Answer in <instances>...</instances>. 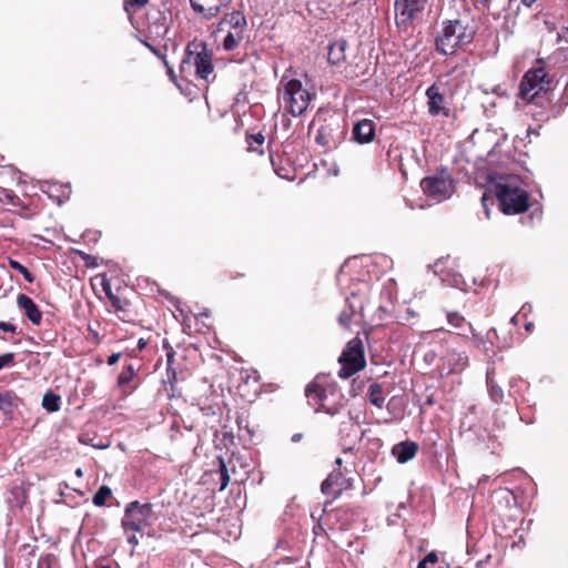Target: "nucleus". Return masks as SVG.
Returning <instances> with one entry per match:
<instances>
[{"mask_svg":"<svg viewBox=\"0 0 568 568\" xmlns=\"http://www.w3.org/2000/svg\"><path fill=\"white\" fill-rule=\"evenodd\" d=\"M347 42L343 39L336 40L328 47L327 60L332 65H341L345 62Z\"/></svg>","mask_w":568,"mask_h":568,"instance_id":"20","label":"nucleus"},{"mask_svg":"<svg viewBox=\"0 0 568 568\" xmlns=\"http://www.w3.org/2000/svg\"><path fill=\"white\" fill-rule=\"evenodd\" d=\"M334 388L326 385V377L317 375L305 388V396L310 404L325 407L328 393L333 394Z\"/></svg>","mask_w":568,"mask_h":568,"instance_id":"12","label":"nucleus"},{"mask_svg":"<svg viewBox=\"0 0 568 568\" xmlns=\"http://www.w3.org/2000/svg\"><path fill=\"white\" fill-rule=\"evenodd\" d=\"M245 142L248 152H256L260 155L264 154L265 136L262 132H255L254 130L246 131Z\"/></svg>","mask_w":568,"mask_h":568,"instance_id":"23","label":"nucleus"},{"mask_svg":"<svg viewBox=\"0 0 568 568\" xmlns=\"http://www.w3.org/2000/svg\"><path fill=\"white\" fill-rule=\"evenodd\" d=\"M88 331L90 332V334L94 338V342L99 343L100 342L99 333L97 331L92 329L91 327H89Z\"/></svg>","mask_w":568,"mask_h":568,"instance_id":"43","label":"nucleus"},{"mask_svg":"<svg viewBox=\"0 0 568 568\" xmlns=\"http://www.w3.org/2000/svg\"><path fill=\"white\" fill-rule=\"evenodd\" d=\"M525 328L527 332H531L534 329V323H531V322L526 323Z\"/></svg>","mask_w":568,"mask_h":568,"instance_id":"47","label":"nucleus"},{"mask_svg":"<svg viewBox=\"0 0 568 568\" xmlns=\"http://www.w3.org/2000/svg\"><path fill=\"white\" fill-rule=\"evenodd\" d=\"M146 346V342L143 338H140L138 342L139 349H143Z\"/></svg>","mask_w":568,"mask_h":568,"instance_id":"46","label":"nucleus"},{"mask_svg":"<svg viewBox=\"0 0 568 568\" xmlns=\"http://www.w3.org/2000/svg\"><path fill=\"white\" fill-rule=\"evenodd\" d=\"M555 78L540 59L528 69L518 87V98L526 104L547 108L552 100Z\"/></svg>","mask_w":568,"mask_h":568,"instance_id":"1","label":"nucleus"},{"mask_svg":"<svg viewBox=\"0 0 568 568\" xmlns=\"http://www.w3.org/2000/svg\"><path fill=\"white\" fill-rule=\"evenodd\" d=\"M171 375H172V379H171V390L173 392V390H174V383H175V381H176V373H175V371H172Z\"/></svg>","mask_w":568,"mask_h":568,"instance_id":"45","label":"nucleus"},{"mask_svg":"<svg viewBox=\"0 0 568 568\" xmlns=\"http://www.w3.org/2000/svg\"><path fill=\"white\" fill-rule=\"evenodd\" d=\"M446 318L450 326L458 329V335L467 336V333H471L475 336L471 324L458 312H447Z\"/></svg>","mask_w":568,"mask_h":568,"instance_id":"21","label":"nucleus"},{"mask_svg":"<svg viewBox=\"0 0 568 568\" xmlns=\"http://www.w3.org/2000/svg\"><path fill=\"white\" fill-rule=\"evenodd\" d=\"M418 448L419 447L417 443L412 440H404L393 447L392 454L395 456L399 464H405L416 456Z\"/></svg>","mask_w":568,"mask_h":568,"instance_id":"19","label":"nucleus"},{"mask_svg":"<svg viewBox=\"0 0 568 568\" xmlns=\"http://www.w3.org/2000/svg\"><path fill=\"white\" fill-rule=\"evenodd\" d=\"M427 0H395V23L398 28L408 29L420 19Z\"/></svg>","mask_w":568,"mask_h":568,"instance_id":"11","label":"nucleus"},{"mask_svg":"<svg viewBox=\"0 0 568 568\" xmlns=\"http://www.w3.org/2000/svg\"><path fill=\"white\" fill-rule=\"evenodd\" d=\"M282 88L278 89V99L283 103L284 109L293 116L303 114L310 105L312 95L303 88L297 79L288 81L281 80Z\"/></svg>","mask_w":568,"mask_h":568,"instance_id":"4","label":"nucleus"},{"mask_svg":"<svg viewBox=\"0 0 568 568\" xmlns=\"http://www.w3.org/2000/svg\"><path fill=\"white\" fill-rule=\"evenodd\" d=\"M14 364V354L6 353L0 355V371L4 367L12 366Z\"/></svg>","mask_w":568,"mask_h":568,"instance_id":"36","label":"nucleus"},{"mask_svg":"<svg viewBox=\"0 0 568 568\" xmlns=\"http://www.w3.org/2000/svg\"><path fill=\"white\" fill-rule=\"evenodd\" d=\"M368 398L374 406L381 408L385 400L383 387L377 383H373L369 386Z\"/></svg>","mask_w":568,"mask_h":568,"instance_id":"29","label":"nucleus"},{"mask_svg":"<svg viewBox=\"0 0 568 568\" xmlns=\"http://www.w3.org/2000/svg\"><path fill=\"white\" fill-rule=\"evenodd\" d=\"M0 203L10 204L13 207L28 210L29 205L23 203L20 197L10 189L0 186Z\"/></svg>","mask_w":568,"mask_h":568,"instance_id":"25","label":"nucleus"},{"mask_svg":"<svg viewBox=\"0 0 568 568\" xmlns=\"http://www.w3.org/2000/svg\"><path fill=\"white\" fill-rule=\"evenodd\" d=\"M213 53L203 41L190 42L182 60L181 70L185 71V65H193L195 74L199 79L209 81L210 77L214 78V65L212 62Z\"/></svg>","mask_w":568,"mask_h":568,"instance_id":"3","label":"nucleus"},{"mask_svg":"<svg viewBox=\"0 0 568 568\" xmlns=\"http://www.w3.org/2000/svg\"><path fill=\"white\" fill-rule=\"evenodd\" d=\"M112 496V490L109 486L102 485L93 496V504L98 507L105 505L106 500Z\"/></svg>","mask_w":568,"mask_h":568,"instance_id":"31","label":"nucleus"},{"mask_svg":"<svg viewBox=\"0 0 568 568\" xmlns=\"http://www.w3.org/2000/svg\"><path fill=\"white\" fill-rule=\"evenodd\" d=\"M173 355H174L173 353H168V362H169V363L171 362V359H172Z\"/></svg>","mask_w":568,"mask_h":568,"instance_id":"54","label":"nucleus"},{"mask_svg":"<svg viewBox=\"0 0 568 568\" xmlns=\"http://www.w3.org/2000/svg\"><path fill=\"white\" fill-rule=\"evenodd\" d=\"M352 454H353V448L352 447H349V448L344 450V455L347 456V457H351Z\"/></svg>","mask_w":568,"mask_h":568,"instance_id":"49","label":"nucleus"},{"mask_svg":"<svg viewBox=\"0 0 568 568\" xmlns=\"http://www.w3.org/2000/svg\"><path fill=\"white\" fill-rule=\"evenodd\" d=\"M246 18L241 11L225 14L217 24V32H225L223 48L226 51L236 49L244 39Z\"/></svg>","mask_w":568,"mask_h":568,"instance_id":"8","label":"nucleus"},{"mask_svg":"<svg viewBox=\"0 0 568 568\" xmlns=\"http://www.w3.org/2000/svg\"><path fill=\"white\" fill-rule=\"evenodd\" d=\"M491 332H493V333H496V329H491V331H489V332H488V334H487V336H488V337H489V335H490V333H491Z\"/></svg>","mask_w":568,"mask_h":568,"instance_id":"58","label":"nucleus"},{"mask_svg":"<svg viewBox=\"0 0 568 568\" xmlns=\"http://www.w3.org/2000/svg\"><path fill=\"white\" fill-rule=\"evenodd\" d=\"M232 0H190L192 9L204 19L216 17Z\"/></svg>","mask_w":568,"mask_h":568,"instance_id":"14","label":"nucleus"},{"mask_svg":"<svg viewBox=\"0 0 568 568\" xmlns=\"http://www.w3.org/2000/svg\"><path fill=\"white\" fill-rule=\"evenodd\" d=\"M337 470H333L327 478L322 483L321 489L324 495L336 498L343 490L352 488V477L346 475L352 473L348 466L355 467L353 460L344 459L342 457L336 458Z\"/></svg>","mask_w":568,"mask_h":568,"instance_id":"10","label":"nucleus"},{"mask_svg":"<svg viewBox=\"0 0 568 568\" xmlns=\"http://www.w3.org/2000/svg\"><path fill=\"white\" fill-rule=\"evenodd\" d=\"M250 378H253V381L258 384V374L256 371H253V372H246V376H245V382H247Z\"/></svg>","mask_w":568,"mask_h":568,"instance_id":"41","label":"nucleus"},{"mask_svg":"<svg viewBox=\"0 0 568 568\" xmlns=\"http://www.w3.org/2000/svg\"><path fill=\"white\" fill-rule=\"evenodd\" d=\"M104 291L110 301L113 313L124 323H135L140 316L142 301L135 294L128 296L125 290L118 288L112 292L104 286Z\"/></svg>","mask_w":568,"mask_h":568,"instance_id":"6","label":"nucleus"},{"mask_svg":"<svg viewBox=\"0 0 568 568\" xmlns=\"http://www.w3.org/2000/svg\"><path fill=\"white\" fill-rule=\"evenodd\" d=\"M428 113L433 116H449V109L446 106V99L439 84L434 83L426 90Z\"/></svg>","mask_w":568,"mask_h":568,"instance_id":"13","label":"nucleus"},{"mask_svg":"<svg viewBox=\"0 0 568 568\" xmlns=\"http://www.w3.org/2000/svg\"><path fill=\"white\" fill-rule=\"evenodd\" d=\"M149 0H124L126 7L132 8H141L143 7Z\"/></svg>","mask_w":568,"mask_h":568,"instance_id":"37","label":"nucleus"},{"mask_svg":"<svg viewBox=\"0 0 568 568\" xmlns=\"http://www.w3.org/2000/svg\"><path fill=\"white\" fill-rule=\"evenodd\" d=\"M42 407L49 413L60 410L61 396L53 393L52 390L47 392L42 397Z\"/></svg>","mask_w":568,"mask_h":568,"instance_id":"27","label":"nucleus"},{"mask_svg":"<svg viewBox=\"0 0 568 568\" xmlns=\"http://www.w3.org/2000/svg\"><path fill=\"white\" fill-rule=\"evenodd\" d=\"M475 34L476 28L471 21L466 19L446 20L436 36V50L443 55H450L457 49L471 43Z\"/></svg>","mask_w":568,"mask_h":568,"instance_id":"2","label":"nucleus"},{"mask_svg":"<svg viewBox=\"0 0 568 568\" xmlns=\"http://www.w3.org/2000/svg\"><path fill=\"white\" fill-rule=\"evenodd\" d=\"M486 379H487L488 394H489V397L491 398V400L494 403H496V404L503 403L504 402V397H505L504 390L495 382V379H494V372L493 371H488L487 372Z\"/></svg>","mask_w":568,"mask_h":568,"instance_id":"24","label":"nucleus"},{"mask_svg":"<svg viewBox=\"0 0 568 568\" xmlns=\"http://www.w3.org/2000/svg\"><path fill=\"white\" fill-rule=\"evenodd\" d=\"M537 0H523L524 3L527 6H530L531 3L536 2Z\"/></svg>","mask_w":568,"mask_h":568,"instance_id":"52","label":"nucleus"},{"mask_svg":"<svg viewBox=\"0 0 568 568\" xmlns=\"http://www.w3.org/2000/svg\"><path fill=\"white\" fill-rule=\"evenodd\" d=\"M220 463V479H221V486L220 490H224L229 483H230V476L227 473V467L222 458L219 459Z\"/></svg>","mask_w":568,"mask_h":568,"instance_id":"33","label":"nucleus"},{"mask_svg":"<svg viewBox=\"0 0 568 568\" xmlns=\"http://www.w3.org/2000/svg\"><path fill=\"white\" fill-rule=\"evenodd\" d=\"M298 437H300V435H295V436H293V440H297V439H298Z\"/></svg>","mask_w":568,"mask_h":568,"instance_id":"57","label":"nucleus"},{"mask_svg":"<svg viewBox=\"0 0 568 568\" xmlns=\"http://www.w3.org/2000/svg\"><path fill=\"white\" fill-rule=\"evenodd\" d=\"M469 363L468 355L466 352H459L457 349L447 351L444 357V365H447V374L458 373L464 371Z\"/></svg>","mask_w":568,"mask_h":568,"instance_id":"18","label":"nucleus"},{"mask_svg":"<svg viewBox=\"0 0 568 568\" xmlns=\"http://www.w3.org/2000/svg\"><path fill=\"white\" fill-rule=\"evenodd\" d=\"M47 568H52V567L50 565H48Z\"/></svg>","mask_w":568,"mask_h":568,"instance_id":"60","label":"nucleus"},{"mask_svg":"<svg viewBox=\"0 0 568 568\" xmlns=\"http://www.w3.org/2000/svg\"><path fill=\"white\" fill-rule=\"evenodd\" d=\"M427 562L423 559L418 562L417 568H427Z\"/></svg>","mask_w":568,"mask_h":568,"instance_id":"48","label":"nucleus"},{"mask_svg":"<svg viewBox=\"0 0 568 568\" xmlns=\"http://www.w3.org/2000/svg\"><path fill=\"white\" fill-rule=\"evenodd\" d=\"M17 304L33 325L41 324L42 313L31 297L26 294H19L17 297Z\"/></svg>","mask_w":568,"mask_h":568,"instance_id":"17","label":"nucleus"},{"mask_svg":"<svg viewBox=\"0 0 568 568\" xmlns=\"http://www.w3.org/2000/svg\"><path fill=\"white\" fill-rule=\"evenodd\" d=\"M270 160L272 163V166L274 169V172L277 176L285 180H292L293 179V170L290 168V165L283 164V159L280 155L274 156L272 153L270 154Z\"/></svg>","mask_w":568,"mask_h":568,"instance_id":"26","label":"nucleus"},{"mask_svg":"<svg viewBox=\"0 0 568 568\" xmlns=\"http://www.w3.org/2000/svg\"><path fill=\"white\" fill-rule=\"evenodd\" d=\"M237 276L244 277V274H237L236 276L235 275H231V278H236Z\"/></svg>","mask_w":568,"mask_h":568,"instance_id":"55","label":"nucleus"},{"mask_svg":"<svg viewBox=\"0 0 568 568\" xmlns=\"http://www.w3.org/2000/svg\"><path fill=\"white\" fill-rule=\"evenodd\" d=\"M366 366L365 349L361 339L357 338V372Z\"/></svg>","mask_w":568,"mask_h":568,"instance_id":"34","label":"nucleus"},{"mask_svg":"<svg viewBox=\"0 0 568 568\" xmlns=\"http://www.w3.org/2000/svg\"><path fill=\"white\" fill-rule=\"evenodd\" d=\"M135 534H136V532H132V535H130V536L128 537V542H129L130 545H132V546H136V545H139V539H138V537H136V535H135Z\"/></svg>","mask_w":568,"mask_h":568,"instance_id":"42","label":"nucleus"},{"mask_svg":"<svg viewBox=\"0 0 568 568\" xmlns=\"http://www.w3.org/2000/svg\"><path fill=\"white\" fill-rule=\"evenodd\" d=\"M332 132V124L328 123L321 125L315 135V142L321 146H329V144L333 142Z\"/></svg>","mask_w":568,"mask_h":568,"instance_id":"28","label":"nucleus"},{"mask_svg":"<svg viewBox=\"0 0 568 568\" xmlns=\"http://www.w3.org/2000/svg\"><path fill=\"white\" fill-rule=\"evenodd\" d=\"M21 405H23V399L16 392H0V412L7 420H12L14 410Z\"/></svg>","mask_w":568,"mask_h":568,"instance_id":"16","label":"nucleus"},{"mask_svg":"<svg viewBox=\"0 0 568 568\" xmlns=\"http://www.w3.org/2000/svg\"><path fill=\"white\" fill-rule=\"evenodd\" d=\"M0 331L16 333L17 326L11 323L0 322Z\"/></svg>","mask_w":568,"mask_h":568,"instance_id":"38","label":"nucleus"},{"mask_svg":"<svg viewBox=\"0 0 568 568\" xmlns=\"http://www.w3.org/2000/svg\"><path fill=\"white\" fill-rule=\"evenodd\" d=\"M81 256L87 262H88L89 258H91V256L89 254H85V253H81Z\"/></svg>","mask_w":568,"mask_h":568,"instance_id":"50","label":"nucleus"},{"mask_svg":"<svg viewBox=\"0 0 568 568\" xmlns=\"http://www.w3.org/2000/svg\"><path fill=\"white\" fill-rule=\"evenodd\" d=\"M9 265L11 268H13V270L18 271L20 274H22L23 278L27 282L32 283L34 281L33 274L31 272H29V270L26 266H23L20 262L10 258Z\"/></svg>","mask_w":568,"mask_h":568,"instance_id":"32","label":"nucleus"},{"mask_svg":"<svg viewBox=\"0 0 568 568\" xmlns=\"http://www.w3.org/2000/svg\"><path fill=\"white\" fill-rule=\"evenodd\" d=\"M354 311L351 308L349 312H343L339 317V324L345 328H351Z\"/></svg>","mask_w":568,"mask_h":568,"instance_id":"35","label":"nucleus"},{"mask_svg":"<svg viewBox=\"0 0 568 568\" xmlns=\"http://www.w3.org/2000/svg\"><path fill=\"white\" fill-rule=\"evenodd\" d=\"M375 138V123L364 119L357 121V143H369Z\"/></svg>","mask_w":568,"mask_h":568,"instance_id":"22","label":"nucleus"},{"mask_svg":"<svg viewBox=\"0 0 568 568\" xmlns=\"http://www.w3.org/2000/svg\"><path fill=\"white\" fill-rule=\"evenodd\" d=\"M136 375V371L132 364H125L118 376V385L120 387L126 386L133 381Z\"/></svg>","mask_w":568,"mask_h":568,"instance_id":"30","label":"nucleus"},{"mask_svg":"<svg viewBox=\"0 0 568 568\" xmlns=\"http://www.w3.org/2000/svg\"><path fill=\"white\" fill-rule=\"evenodd\" d=\"M75 475H77L78 477H82V475H83L82 469H81V468H78V469L75 470Z\"/></svg>","mask_w":568,"mask_h":568,"instance_id":"51","label":"nucleus"},{"mask_svg":"<svg viewBox=\"0 0 568 568\" xmlns=\"http://www.w3.org/2000/svg\"><path fill=\"white\" fill-rule=\"evenodd\" d=\"M338 363L342 365L338 371L341 378H348L355 374V339L348 341L346 348L338 358Z\"/></svg>","mask_w":568,"mask_h":568,"instance_id":"15","label":"nucleus"},{"mask_svg":"<svg viewBox=\"0 0 568 568\" xmlns=\"http://www.w3.org/2000/svg\"><path fill=\"white\" fill-rule=\"evenodd\" d=\"M367 260H368V257H367V256H363V257H361V263L363 264V263H364V261H367Z\"/></svg>","mask_w":568,"mask_h":568,"instance_id":"56","label":"nucleus"},{"mask_svg":"<svg viewBox=\"0 0 568 568\" xmlns=\"http://www.w3.org/2000/svg\"><path fill=\"white\" fill-rule=\"evenodd\" d=\"M420 187L424 194L437 202H442L454 193V179L442 168L436 174L422 179Z\"/></svg>","mask_w":568,"mask_h":568,"instance_id":"9","label":"nucleus"},{"mask_svg":"<svg viewBox=\"0 0 568 568\" xmlns=\"http://www.w3.org/2000/svg\"><path fill=\"white\" fill-rule=\"evenodd\" d=\"M121 357V354L120 353H113L111 354L109 357H108V365L110 366H113L118 363V361L120 359Z\"/></svg>","mask_w":568,"mask_h":568,"instance_id":"40","label":"nucleus"},{"mask_svg":"<svg viewBox=\"0 0 568 568\" xmlns=\"http://www.w3.org/2000/svg\"><path fill=\"white\" fill-rule=\"evenodd\" d=\"M424 560L427 564H436L438 561V556L435 551H430L424 557Z\"/></svg>","mask_w":568,"mask_h":568,"instance_id":"39","label":"nucleus"},{"mask_svg":"<svg viewBox=\"0 0 568 568\" xmlns=\"http://www.w3.org/2000/svg\"><path fill=\"white\" fill-rule=\"evenodd\" d=\"M352 139L355 140V124L352 128Z\"/></svg>","mask_w":568,"mask_h":568,"instance_id":"53","label":"nucleus"},{"mask_svg":"<svg viewBox=\"0 0 568 568\" xmlns=\"http://www.w3.org/2000/svg\"><path fill=\"white\" fill-rule=\"evenodd\" d=\"M100 568H111V567H110V566H102V567H100Z\"/></svg>","mask_w":568,"mask_h":568,"instance_id":"59","label":"nucleus"},{"mask_svg":"<svg viewBox=\"0 0 568 568\" xmlns=\"http://www.w3.org/2000/svg\"><path fill=\"white\" fill-rule=\"evenodd\" d=\"M153 519V505L134 500L125 506L121 525L125 532H141L152 525Z\"/></svg>","mask_w":568,"mask_h":568,"instance_id":"7","label":"nucleus"},{"mask_svg":"<svg viewBox=\"0 0 568 568\" xmlns=\"http://www.w3.org/2000/svg\"><path fill=\"white\" fill-rule=\"evenodd\" d=\"M494 192L499 209L507 215L521 214L529 209V194L527 191L505 182L494 185Z\"/></svg>","mask_w":568,"mask_h":568,"instance_id":"5","label":"nucleus"},{"mask_svg":"<svg viewBox=\"0 0 568 568\" xmlns=\"http://www.w3.org/2000/svg\"><path fill=\"white\" fill-rule=\"evenodd\" d=\"M346 265H347V262L341 268V272H339V275H338V281L339 282H343V277L346 275V272H345Z\"/></svg>","mask_w":568,"mask_h":568,"instance_id":"44","label":"nucleus"}]
</instances>
